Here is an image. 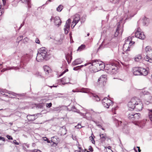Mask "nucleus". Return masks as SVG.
<instances>
[{"instance_id": "obj_44", "label": "nucleus", "mask_w": 152, "mask_h": 152, "mask_svg": "<svg viewBox=\"0 0 152 152\" xmlns=\"http://www.w3.org/2000/svg\"><path fill=\"white\" fill-rule=\"evenodd\" d=\"M4 92V91H0V93L3 96H6L7 97L8 96V95L6 94H3V93Z\"/></svg>"}, {"instance_id": "obj_45", "label": "nucleus", "mask_w": 152, "mask_h": 152, "mask_svg": "<svg viewBox=\"0 0 152 152\" xmlns=\"http://www.w3.org/2000/svg\"><path fill=\"white\" fill-rule=\"evenodd\" d=\"M7 137L8 140H12L13 139L12 137L10 135H7Z\"/></svg>"}, {"instance_id": "obj_5", "label": "nucleus", "mask_w": 152, "mask_h": 152, "mask_svg": "<svg viewBox=\"0 0 152 152\" xmlns=\"http://www.w3.org/2000/svg\"><path fill=\"white\" fill-rule=\"evenodd\" d=\"M114 123L115 124L116 126L117 127H119L121 126H123L122 128V129H123V131L127 133V132H125L124 130L125 129H127L128 127L126 125H125L124 124H122V122L121 121H118L117 119H114Z\"/></svg>"}, {"instance_id": "obj_32", "label": "nucleus", "mask_w": 152, "mask_h": 152, "mask_svg": "<svg viewBox=\"0 0 152 152\" xmlns=\"http://www.w3.org/2000/svg\"><path fill=\"white\" fill-rule=\"evenodd\" d=\"M63 6L61 5H59L56 8V10L58 12H60L63 9Z\"/></svg>"}, {"instance_id": "obj_26", "label": "nucleus", "mask_w": 152, "mask_h": 152, "mask_svg": "<svg viewBox=\"0 0 152 152\" xmlns=\"http://www.w3.org/2000/svg\"><path fill=\"white\" fill-rule=\"evenodd\" d=\"M99 61L97 60H92L91 63H89V64H91V65L92 66L91 67H92Z\"/></svg>"}, {"instance_id": "obj_24", "label": "nucleus", "mask_w": 152, "mask_h": 152, "mask_svg": "<svg viewBox=\"0 0 152 152\" xmlns=\"http://www.w3.org/2000/svg\"><path fill=\"white\" fill-rule=\"evenodd\" d=\"M80 92L84 93H88L89 92V89L88 88H82L80 89Z\"/></svg>"}, {"instance_id": "obj_58", "label": "nucleus", "mask_w": 152, "mask_h": 152, "mask_svg": "<svg viewBox=\"0 0 152 152\" xmlns=\"http://www.w3.org/2000/svg\"><path fill=\"white\" fill-rule=\"evenodd\" d=\"M66 72V70H65L61 74L59 75V76H61L62 75L64 74Z\"/></svg>"}, {"instance_id": "obj_41", "label": "nucleus", "mask_w": 152, "mask_h": 152, "mask_svg": "<svg viewBox=\"0 0 152 152\" xmlns=\"http://www.w3.org/2000/svg\"><path fill=\"white\" fill-rule=\"evenodd\" d=\"M148 19H147V18H145L144 19V21H143V25H146V24L147 23V22H148Z\"/></svg>"}, {"instance_id": "obj_33", "label": "nucleus", "mask_w": 152, "mask_h": 152, "mask_svg": "<svg viewBox=\"0 0 152 152\" xmlns=\"http://www.w3.org/2000/svg\"><path fill=\"white\" fill-rule=\"evenodd\" d=\"M64 131V133H63V134H65L67 133V130L65 126H63L62 127L61 131Z\"/></svg>"}, {"instance_id": "obj_42", "label": "nucleus", "mask_w": 152, "mask_h": 152, "mask_svg": "<svg viewBox=\"0 0 152 152\" xmlns=\"http://www.w3.org/2000/svg\"><path fill=\"white\" fill-rule=\"evenodd\" d=\"M23 36H20L18 38V39L19 40V41L18 42V43L20 41H21V40L23 39Z\"/></svg>"}, {"instance_id": "obj_51", "label": "nucleus", "mask_w": 152, "mask_h": 152, "mask_svg": "<svg viewBox=\"0 0 152 152\" xmlns=\"http://www.w3.org/2000/svg\"><path fill=\"white\" fill-rule=\"evenodd\" d=\"M35 42L37 44H39L40 41L38 38H36L35 39Z\"/></svg>"}, {"instance_id": "obj_9", "label": "nucleus", "mask_w": 152, "mask_h": 152, "mask_svg": "<svg viewBox=\"0 0 152 152\" xmlns=\"http://www.w3.org/2000/svg\"><path fill=\"white\" fill-rule=\"evenodd\" d=\"M73 20L72 22V23H75V25L72 28L75 27L80 20V16L78 14H75Z\"/></svg>"}, {"instance_id": "obj_3", "label": "nucleus", "mask_w": 152, "mask_h": 152, "mask_svg": "<svg viewBox=\"0 0 152 152\" xmlns=\"http://www.w3.org/2000/svg\"><path fill=\"white\" fill-rule=\"evenodd\" d=\"M117 68L114 65V64H107L105 67V69L107 70V72L110 74H115Z\"/></svg>"}, {"instance_id": "obj_64", "label": "nucleus", "mask_w": 152, "mask_h": 152, "mask_svg": "<svg viewBox=\"0 0 152 152\" xmlns=\"http://www.w3.org/2000/svg\"><path fill=\"white\" fill-rule=\"evenodd\" d=\"M137 148H138V151H139V152H141V150L140 149V147H137Z\"/></svg>"}, {"instance_id": "obj_52", "label": "nucleus", "mask_w": 152, "mask_h": 152, "mask_svg": "<svg viewBox=\"0 0 152 152\" xmlns=\"http://www.w3.org/2000/svg\"><path fill=\"white\" fill-rule=\"evenodd\" d=\"M13 143H14L16 145H19L18 142H17L16 140H13Z\"/></svg>"}, {"instance_id": "obj_13", "label": "nucleus", "mask_w": 152, "mask_h": 152, "mask_svg": "<svg viewBox=\"0 0 152 152\" xmlns=\"http://www.w3.org/2000/svg\"><path fill=\"white\" fill-rule=\"evenodd\" d=\"M37 116V115L35 114L28 115L27 116V118L29 121H33L36 119Z\"/></svg>"}, {"instance_id": "obj_31", "label": "nucleus", "mask_w": 152, "mask_h": 152, "mask_svg": "<svg viewBox=\"0 0 152 152\" xmlns=\"http://www.w3.org/2000/svg\"><path fill=\"white\" fill-rule=\"evenodd\" d=\"M85 48V45H82L79 47L77 49V51H80L83 50Z\"/></svg>"}, {"instance_id": "obj_46", "label": "nucleus", "mask_w": 152, "mask_h": 152, "mask_svg": "<svg viewBox=\"0 0 152 152\" xmlns=\"http://www.w3.org/2000/svg\"><path fill=\"white\" fill-rule=\"evenodd\" d=\"M89 64L88 63H86V64H85L84 65H82L81 66H79V69H80L82 67H83V66H86L87 65H88V64Z\"/></svg>"}, {"instance_id": "obj_28", "label": "nucleus", "mask_w": 152, "mask_h": 152, "mask_svg": "<svg viewBox=\"0 0 152 152\" xmlns=\"http://www.w3.org/2000/svg\"><path fill=\"white\" fill-rule=\"evenodd\" d=\"M107 100V101H108V102L109 103V106L111 105H112L113 104V102L110 100V99H109L105 97L104 98V99H103V101H104V100Z\"/></svg>"}, {"instance_id": "obj_49", "label": "nucleus", "mask_w": 152, "mask_h": 152, "mask_svg": "<svg viewBox=\"0 0 152 152\" xmlns=\"http://www.w3.org/2000/svg\"><path fill=\"white\" fill-rule=\"evenodd\" d=\"M28 40V39L27 37H26L23 39V42H27Z\"/></svg>"}, {"instance_id": "obj_19", "label": "nucleus", "mask_w": 152, "mask_h": 152, "mask_svg": "<svg viewBox=\"0 0 152 152\" xmlns=\"http://www.w3.org/2000/svg\"><path fill=\"white\" fill-rule=\"evenodd\" d=\"M100 62V61L98 62L97 64H96L95 66H93L92 67H91V66H89V68H90L91 69V68H92V71L93 72H98V70H97V69H96V68L98 66Z\"/></svg>"}, {"instance_id": "obj_6", "label": "nucleus", "mask_w": 152, "mask_h": 152, "mask_svg": "<svg viewBox=\"0 0 152 152\" xmlns=\"http://www.w3.org/2000/svg\"><path fill=\"white\" fill-rule=\"evenodd\" d=\"M71 21V19H68L66 22L65 25L64 26L65 28H64L65 33L66 34H67L69 33L70 29L69 24Z\"/></svg>"}, {"instance_id": "obj_4", "label": "nucleus", "mask_w": 152, "mask_h": 152, "mask_svg": "<svg viewBox=\"0 0 152 152\" xmlns=\"http://www.w3.org/2000/svg\"><path fill=\"white\" fill-rule=\"evenodd\" d=\"M131 37H128V39L126 40L125 43L123 45V50L126 51H129L131 46L134 43V42H131Z\"/></svg>"}, {"instance_id": "obj_30", "label": "nucleus", "mask_w": 152, "mask_h": 152, "mask_svg": "<svg viewBox=\"0 0 152 152\" xmlns=\"http://www.w3.org/2000/svg\"><path fill=\"white\" fill-rule=\"evenodd\" d=\"M100 68H99L100 70H102L104 68H105L106 66H105L102 63L101 61H100Z\"/></svg>"}, {"instance_id": "obj_11", "label": "nucleus", "mask_w": 152, "mask_h": 152, "mask_svg": "<svg viewBox=\"0 0 152 152\" xmlns=\"http://www.w3.org/2000/svg\"><path fill=\"white\" fill-rule=\"evenodd\" d=\"M135 35L136 37L141 39H144L145 38V36L142 32H135Z\"/></svg>"}, {"instance_id": "obj_56", "label": "nucleus", "mask_w": 152, "mask_h": 152, "mask_svg": "<svg viewBox=\"0 0 152 152\" xmlns=\"http://www.w3.org/2000/svg\"><path fill=\"white\" fill-rule=\"evenodd\" d=\"M0 140H2L4 141H5V139L4 137H0Z\"/></svg>"}, {"instance_id": "obj_18", "label": "nucleus", "mask_w": 152, "mask_h": 152, "mask_svg": "<svg viewBox=\"0 0 152 152\" xmlns=\"http://www.w3.org/2000/svg\"><path fill=\"white\" fill-rule=\"evenodd\" d=\"M133 120L137 121L140 118V113H136L134 114Z\"/></svg>"}, {"instance_id": "obj_57", "label": "nucleus", "mask_w": 152, "mask_h": 152, "mask_svg": "<svg viewBox=\"0 0 152 152\" xmlns=\"http://www.w3.org/2000/svg\"><path fill=\"white\" fill-rule=\"evenodd\" d=\"M96 124V125L99 127H102V126H101V124H99V123L97 122H95Z\"/></svg>"}, {"instance_id": "obj_62", "label": "nucleus", "mask_w": 152, "mask_h": 152, "mask_svg": "<svg viewBox=\"0 0 152 152\" xmlns=\"http://www.w3.org/2000/svg\"><path fill=\"white\" fill-rule=\"evenodd\" d=\"M6 0H2L3 2V4L4 6L6 3Z\"/></svg>"}, {"instance_id": "obj_34", "label": "nucleus", "mask_w": 152, "mask_h": 152, "mask_svg": "<svg viewBox=\"0 0 152 152\" xmlns=\"http://www.w3.org/2000/svg\"><path fill=\"white\" fill-rule=\"evenodd\" d=\"M100 138L102 140L104 141L106 139V135L104 134H101L100 135Z\"/></svg>"}, {"instance_id": "obj_35", "label": "nucleus", "mask_w": 152, "mask_h": 152, "mask_svg": "<svg viewBox=\"0 0 152 152\" xmlns=\"http://www.w3.org/2000/svg\"><path fill=\"white\" fill-rule=\"evenodd\" d=\"M110 2L115 4H118L120 0H109Z\"/></svg>"}, {"instance_id": "obj_27", "label": "nucleus", "mask_w": 152, "mask_h": 152, "mask_svg": "<svg viewBox=\"0 0 152 152\" xmlns=\"http://www.w3.org/2000/svg\"><path fill=\"white\" fill-rule=\"evenodd\" d=\"M134 116L133 113H129L128 114L127 117L129 119L133 120Z\"/></svg>"}, {"instance_id": "obj_1", "label": "nucleus", "mask_w": 152, "mask_h": 152, "mask_svg": "<svg viewBox=\"0 0 152 152\" xmlns=\"http://www.w3.org/2000/svg\"><path fill=\"white\" fill-rule=\"evenodd\" d=\"M129 110H132L134 109L137 111H140L143 108V104L138 98L135 97L131 99L128 104Z\"/></svg>"}, {"instance_id": "obj_47", "label": "nucleus", "mask_w": 152, "mask_h": 152, "mask_svg": "<svg viewBox=\"0 0 152 152\" xmlns=\"http://www.w3.org/2000/svg\"><path fill=\"white\" fill-rule=\"evenodd\" d=\"M86 20V18L84 17H82L81 18V22H84Z\"/></svg>"}, {"instance_id": "obj_61", "label": "nucleus", "mask_w": 152, "mask_h": 152, "mask_svg": "<svg viewBox=\"0 0 152 152\" xmlns=\"http://www.w3.org/2000/svg\"><path fill=\"white\" fill-rule=\"evenodd\" d=\"M123 31V30L122 29H121V28L120 27V30L119 33H120V34L121 35H122Z\"/></svg>"}, {"instance_id": "obj_59", "label": "nucleus", "mask_w": 152, "mask_h": 152, "mask_svg": "<svg viewBox=\"0 0 152 152\" xmlns=\"http://www.w3.org/2000/svg\"><path fill=\"white\" fill-rule=\"evenodd\" d=\"M66 72V70H65L61 74L59 75V76H61L62 75L64 74Z\"/></svg>"}, {"instance_id": "obj_43", "label": "nucleus", "mask_w": 152, "mask_h": 152, "mask_svg": "<svg viewBox=\"0 0 152 152\" xmlns=\"http://www.w3.org/2000/svg\"><path fill=\"white\" fill-rule=\"evenodd\" d=\"M31 152H41V151L39 150L34 149L31 151Z\"/></svg>"}, {"instance_id": "obj_23", "label": "nucleus", "mask_w": 152, "mask_h": 152, "mask_svg": "<svg viewBox=\"0 0 152 152\" xmlns=\"http://www.w3.org/2000/svg\"><path fill=\"white\" fill-rule=\"evenodd\" d=\"M107 76L105 75H101L99 79H98V80H101L103 81H105L107 80L106 78Z\"/></svg>"}, {"instance_id": "obj_10", "label": "nucleus", "mask_w": 152, "mask_h": 152, "mask_svg": "<svg viewBox=\"0 0 152 152\" xmlns=\"http://www.w3.org/2000/svg\"><path fill=\"white\" fill-rule=\"evenodd\" d=\"M141 75H147L149 71V68L147 67L146 69L140 67Z\"/></svg>"}, {"instance_id": "obj_14", "label": "nucleus", "mask_w": 152, "mask_h": 152, "mask_svg": "<svg viewBox=\"0 0 152 152\" xmlns=\"http://www.w3.org/2000/svg\"><path fill=\"white\" fill-rule=\"evenodd\" d=\"M66 58L68 63L69 64L71 62V60L72 59V53L71 52L70 54L68 53L66 56Z\"/></svg>"}, {"instance_id": "obj_7", "label": "nucleus", "mask_w": 152, "mask_h": 152, "mask_svg": "<svg viewBox=\"0 0 152 152\" xmlns=\"http://www.w3.org/2000/svg\"><path fill=\"white\" fill-rule=\"evenodd\" d=\"M132 71L134 75H141L140 67L133 68Z\"/></svg>"}, {"instance_id": "obj_50", "label": "nucleus", "mask_w": 152, "mask_h": 152, "mask_svg": "<svg viewBox=\"0 0 152 152\" xmlns=\"http://www.w3.org/2000/svg\"><path fill=\"white\" fill-rule=\"evenodd\" d=\"M88 150L91 151L92 152L93 151V149L91 146L89 147Z\"/></svg>"}, {"instance_id": "obj_40", "label": "nucleus", "mask_w": 152, "mask_h": 152, "mask_svg": "<svg viewBox=\"0 0 152 152\" xmlns=\"http://www.w3.org/2000/svg\"><path fill=\"white\" fill-rule=\"evenodd\" d=\"M23 3H28V5L29 4V1L28 0H20Z\"/></svg>"}, {"instance_id": "obj_21", "label": "nucleus", "mask_w": 152, "mask_h": 152, "mask_svg": "<svg viewBox=\"0 0 152 152\" xmlns=\"http://www.w3.org/2000/svg\"><path fill=\"white\" fill-rule=\"evenodd\" d=\"M43 69L45 72V74L48 75L49 73V71L50 70V68L48 66H45L43 67Z\"/></svg>"}, {"instance_id": "obj_55", "label": "nucleus", "mask_w": 152, "mask_h": 152, "mask_svg": "<svg viewBox=\"0 0 152 152\" xmlns=\"http://www.w3.org/2000/svg\"><path fill=\"white\" fill-rule=\"evenodd\" d=\"M9 69V68H7V69H5V68H4V69H2L1 72H4V71H5L6 70H8V69Z\"/></svg>"}, {"instance_id": "obj_48", "label": "nucleus", "mask_w": 152, "mask_h": 152, "mask_svg": "<svg viewBox=\"0 0 152 152\" xmlns=\"http://www.w3.org/2000/svg\"><path fill=\"white\" fill-rule=\"evenodd\" d=\"M79 66H78L75 67L73 68V69L74 70H77L79 69Z\"/></svg>"}, {"instance_id": "obj_8", "label": "nucleus", "mask_w": 152, "mask_h": 152, "mask_svg": "<svg viewBox=\"0 0 152 152\" xmlns=\"http://www.w3.org/2000/svg\"><path fill=\"white\" fill-rule=\"evenodd\" d=\"M54 23L55 26L59 27L61 23V20L58 16H56L54 17Z\"/></svg>"}, {"instance_id": "obj_25", "label": "nucleus", "mask_w": 152, "mask_h": 152, "mask_svg": "<svg viewBox=\"0 0 152 152\" xmlns=\"http://www.w3.org/2000/svg\"><path fill=\"white\" fill-rule=\"evenodd\" d=\"M141 58L142 57L141 55H139L136 56L134 59V60L135 61L138 62L141 59Z\"/></svg>"}, {"instance_id": "obj_36", "label": "nucleus", "mask_w": 152, "mask_h": 152, "mask_svg": "<svg viewBox=\"0 0 152 152\" xmlns=\"http://www.w3.org/2000/svg\"><path fill=\"white\" fill-rule=\"evenodd\" d=\"M93 135L94 137H95L94 136V135L93 134V133L92 134H91V135ZM89 139L90 140H91V141L92 143H93V144H94L95 143V141L94 140V138L92 136H90L89 137Z\"/></svg>"}, {"instance_id": "obj_2", "label": "nucleus", "mask_w": 152, "mask_h": 152, "mask_svg": "<svg viewBox=\"0 0 152 152\" xmlns=\"http://www.w3.org/2000/svg\"><path fill=\"white\" fill-rule=\"evenodd\" d=\"M50 57V55L48 52L47 50L45 47H42L38 50L36 59L37 61L40 62L44 60H48Z\"/></svg>"}, {"instance_id": "obj_29", "label": "nucleus", "mask_w": 152, "mask_h": 152, "mask_svg": "<svg viewBox=\"0 0 152 152\" xmlns=\"http://www.w3.org/2000/svg\"><path fill=\"white\" fill-rule=\"evenodd\" d=\"M144 58L145 60L147 61H149L151 63L152 62V59L150 58V57H149L148 56V55H147V56L145 57Z\"/></svg>"}, {"instance_id": "obj_37", "label": "nucleus", "mask_w": 152, "mask_h": 152, "mask_svg": "<svg viewBox=\"0 0 152 152\" xmlns=\"http://www.w3.org/2000/svg\"><path fill=\"white\" fill-rule=\"evenodd\" d=\"M149 111L150 112L149 116L150 120L152 121V110H149Z\"/></svg>"}, {"instance_id": "obj_15", "label": "nucleus", "mask_w": 152, "mask_h": 152, "mask_svg": "<svg viewBox=\"0 0 152 152\" xmlns=\"http://www.w3.org/2000/svg\"><path fill=\"white\" fill-rule=\"evenodd\" d=\"M82 62V60L80 58H78L75 60L73 61L72 64L73 66H75L81 64Z\"/></svg>"}, {"instance_id": "obj_20", "label": "nucleus", "mask_w": 152, "mask_h": 152, "mask_svg": "<svg viewBox=\"0 0 152 152\" xmlns=\"http://www.w3.org/2000/svg\"><path fill=\"white\" fill-rule=\"evenodd\" d=\"M120 27V24L119 25L118 24L117 27L116 32L115 33L114 36L115 37H117L119 35V34H120V33H119Z\"/></svg>"}, {"instance_id": "obj_39", "label": "nucleus", "mask_w": 152, "mask_h": 152, "mask_svg": "<svg viewBox=\"0 0 152 152\" xmlns=\"http://www.w3.org/2000/svg\"><path fill=\"white\" fill-rule=\"evenodd\" d=\"M52 106V104L50 102L49 103L46 104V107L48 108H50Z\"/></svg>"}, {"instance_id": "obj_17", "label": "nucleus", "mask_w": 152, "mask_h": 152, "mask_svg": "<svg viewBox=\"0 0 152 152\" xmlns=\"http://www.w3.org/2000/svg\"><path fill=\"white\" fill-rule=\"evenodd\" d=\"M91 97L92 98L93 100H95L96 101L98 102L100 100V99L99 97V96L96 94H92L91 96Z\"/></svg>"}, {"instance_id": "obj_53", "label": "nucleus", "mask_w": 152, "mask_h": 152, "mask_svg": "<svg viewBox=\"0 0 152 152\" xmlns=\"http://www.w3.org/2000/svg\"><path fill=\"white\" fill-rule=\"evenodd\" d=\"M76 127H77V128L80 129L82 128V126H81V125L79 124H78L76 126Z\"/></svg>"}, {"instance_id": "obj_54", "label": "nucleus", "mask_w": 152, "mask_h": 152, "mask_svg": "<svg viewBox=\"0 0 152 152\" xmlns=\"http://www.w3.org/2000/svg\"><path fill=\"white\" fill-rule=\"evenodd\" d=\"M71 110L74 111H75V110H76V109L74 106H73L71 108Z\"/></svg>"}, {"instance_id": "obj_22", "label": "nucleus", "mask_w": 152, "mask_h": 152, "mask_svg": "<svg viewBox=\"0 0 152 152\" xmlns=\"http://www.w3.org/2000/svg\"><path fill=\"white\" fill-rule=\"evenodd\" d=\"M102 103L103 105L104 106V107H106L107 108H108L109 107V103L108 102V101H107V102L105 100H104V101H103V99Z\"/></svg>"}, {"instance_id": "obj_63", "label": "nucleus", "mask_w": 152, "mask_h": 152, "mask_svg": "<svg viewBox=\"0 0 152 152\" xmlns=\"http://www.w3.org/2000/svg\"><path fill=\"white\" fill-rule=\"evenodd\" d=\"M140 28H137V31L136 32H141L140 31Z\"/></svg>"}, {"instance_id": "obj_16", "label": "nucleus", "mask_w": 152, "mask_h": 152, "mask_svg": "<svg viewBox=\"0 0 152 152\" xmlns=\"http://www.w3.org/2000/svg\"><path fill=\"white\" fill-rule=\"evenodd\" d=\"M8 94H10V96H9V97H13L15 98V97H13L11 96V95H12L13 96H16V95H17L18 96L20 97L22 96H23L24 95V94H16L14 92H12L11 91H9L8 92Z\"/></svg>"}, {"instance_id": "obj_38", "label": "nucleus", "mask_w": 152, "mask_h": 152, "mask_svg": "<svg viewBox=\"0 0 152 152\" xmlns=\"http://www.w3.org/2000/svg\"><path fill=\"white\" fill-rule=\"evenodd\" d=\"M26 146L27 148H28L29 147V145L26 143H23V147L24 150L26 149V148H25Z\"/></svg>"}, {"instance_id": "obj_12", "label": "nucleus", "mask_w": 152, "mask_h": 152, "mask_svg": "<svg viewBox=\"0 0 152 152\" xmlns=\"http://www.w3.org/2000/svg\"><path fill=\"white\" fill-rule=\"evenodd\" d=\"M145 51L147 55L152 58V49L149 46H147L145 48Z\"/></svg>"}, {"instance_id": "obj_60", "label": "nucleus", "mask_w": 152, "mask_h": 152, "mask_svg": "<svg viewBox=\"0 0 152 152\" xmlns=\"http://www.w3.org/2000/svg\"><path fill=\"white\" fill-rule=\"evenodd\" d=\"M99 68H100V63H99V64L98 66L96 68V69H97V70H98V71H99V70H100V69H99Z\"/></svg>"}]
</instances>
